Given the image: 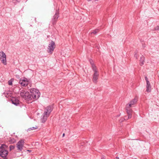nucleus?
<instances>
[{
  "instance_id": "nucleus-1",
  "label": "nucleus",
  "mask_w": 159,
  "mask_h": 159,
  "mask_svg": "<svg viewBox=\"0 0 159 159\" xmlns=\"http://www.w3.org/2000/svg\"><path fill=\"white\" fill-rule=\"evenodd\" d=\"M137 101V98L135 97L134 99L131 101L130 102L126 105V110L128 115L129 119L131 118L132 117V112L130 108L132 107Z\"/></svg>"
},
{
  "instance_id": "nucleus-2",
  "label": "nucleus",
  "mask_w": 159,
  "mask_h": 159,
  "mask_svg": "<svg viewBox=\"0 0 159 159\" xmlns=\"http://www.w3.org/2000/svg\"><path fill=\"white\" fill-rule=\"evenodd\" d=\"M20 95L24 98L27 100H31V97L30 94L26 90H21L20 93Z\"/></svg>"
},
{
  "instance_id": "nucleus-3",
  "label": "nucleus",
  "mask_w": 159,
  "mask_h": 159,
  "mask_svg": "<svg viewBox=\"0 0 159 159\" xmlns=\"http://www.w3.org/2000/svg\"><path fill=\"white\" fill-rule=\"evenodd\" d=\"M31 96V99L32 98L37 99L40 96V93L39 91L36 89H33L30 90Z\"/></svg>"
},
{
  "instance_id": "nucleus-4",
  "label": "nucleus",
  "mask_w": 159,
  "mask_h": 159,
  "mask_svg": "<svg viewBox=\"0 0 159 159\" xmlns=\"http://www.w3.org/2000/svg\"><path fill=\"white\" fill-rule=\"evenodd\" d=\"M91 63L92 64V69L94 72L93 75V82L96 83L97 82L98 79V77L99 75L98 72L97 70L95 65L93 63L92 64V62H91Z\"/></svg>"
},
{
  "instance_id": "nucleus-5",
  "label": "nucleus",
  "mask_w": 159,
  "mask_h": 159,
  "mask_svg": "<svg viewBox=\"0 0 159 159\" xmlns=\"http://www.w3.org/2000/svg\"><path fill=\"white\" fill-rule=\"evenodd\" d=\"M7 146L5 144H2L0 147V156L2 157H6L8 154V151L6 149Z\"/></svg>"
},
{
  "instance_id": "nucleus-6",
  "label": "nucleus",
  "mask_w": 159,
  "mask_h": 159,
  "mask_svg": "<svg viewBox=\"0 0 159 159\" xmlns=\"http://www.w3.org/2000/svg\"><path fill=\"white\" fill-rule=\"evenodd\" d=\"M55 46L54 42L51 41L48 45L47 50L48 52L50 54H52L54 50Z\"/></svg>"
},
{
  "instance_id": "nucleus-7",
  "label": "nucleus",
  "mask_w": 159,
  "mask_h": 159,
  "mask_svg": "<svg viewBox=\"0 0 159 159\" xmlns=\"http://www.w3.org/2000/svg\"><path fill=\"white\" fill-rule=\"evenodd\" d=\"M59 17V12L58 11L56 10L55 14L54 15L51 20V23L53 25H56Z\"/></svg>"
},
{
  "instance_id": "nucleus-8",
  "label": "nucleus",
  "mask_w": 159,
  "mask_h": 159,
  "mask_svg": "<svg viewBox=\"0 0 159 159\" xmlns=\"http://www.w3.org/2000/svg\"><path fill=\"white\" fill-rule=\"evenodd\" d=\"M29 81L26 78H21L19 80V83L22 86L25 87L28 84Z\"/></svg>"
},
{
  "instance_id": "nucleus-9",
  "label": "nucleus",
  "mask_w": 159,
  "mask_h": 159,
  "mask_svg": "<svg viewBox=\"0 0 159 159\" xmlns=\"http://www.w3.org/2000/svg\"><path fill=\"white\" fill-rule=\"evenodd\" d=\"M24 143V141L23 140H21L17 142L16 145L18 150L20 151L22 150Z\"/></svg>"
},
{
  "instance_id": "nucleus-10",
  "label": "nucleus",
  "mask_w": 159,
  "mask_h": 159,
  "mask_svg": "<svg viewBox=\"0 0 159 159\" xmlns=\"http://www.w3.org/2000/svg\"><path fill=\"white\" fill-rule=\"evenodd\" d=\"M49 115L50 114L44 111L42 118H41L42 121L43 123H44L47 120V118L48 117Z\"/></svg>"
},
{
  "instance_id": "nucleus-11",
  "label": "nucleus",
  "mask_w": 159,
  "mask_h": 159,
  "mask_svg": "<svg viewBox=\"0 0 159 159\" xmlns=\"http://www.w3.org/2000/svg\"><path fill=\"white\" fill-rule=\"evenodd\" d=\"M11 101L12 103L16 106H17L19 104L20 101L19 100L16 98H12L11 99Z\"/></svg>"
},
{
  "instance_id": "nucleus-12",
  "label": "nucleus",
  "mask_w": 159,
  "mask_h": 159,
  "mask_svg": "<svg viewBox=\"0 0 159 159\" xmlns=\"http://www.w3.org/2000/svg\"><path fill=\"white\" fill-rule=\"evenodd\" d=\"M146 91L148 92H151V86L150 85V82L148 83H148H146Z\"/></svg>"
},
{
  "instance_id": "nucleus-13",
  "label": "nucleus",
  "mask_w": 159,
  "mask_h": 159,
  "mask_svg": "<svg viewBox=\"0 0 159 159\" xmlns=\"http://www.w3.org/2000/svg\"><path fill=\"white\" fill-rule=\"evenodd\" d=\"M0 58L2 60H6V55L3 51L0 52Z\"/></svg>"
},
{
  "instance_id": "nucleus-14",
  "label": "nucleus",
  "mask_w": 159,
  "mask_h": 159,
  "mask_svg": "<svg viewBox=\"0 0 159 159\" xmlns=\"http://www.w3.org/2000/svg\"><path fill=\"white\" fill-rule=\"evenodd\" d=\"M52 110V108L51 106H48L45 108L44 111L50 114Z\"/></svg>"
},
{
  "instance_id": "nucleus-15",
  "label": "nucleus",
  "mask_w": 159,
  "mask_h": 159,
  "mask_svg": "<svg viewBox=\"0 0 159 159\" xmlns=\"http://www.w3.org/2000/svg\"><path fill=\"white\" fill-rule=\"evenodd\" d=\"M37 128H38L37 126H35V127H33L30 128H29L27 130H28V131H30L31 130H34V129H37Z\"/></svg>"
},
{
  "instance_id": "nucleus-16",
  "label": "nucleus",
  "mask_w": 159,
  "mask_h": 159,
  "mask_svg": "<svg viewBox=\"0 0 159 159\" xmlns=\"http://www.w3.org/2000/svg\"><path fill=\"white\" fill-rule=\"evenodd\" d=\"M99 32V30L98 29H96L94 30L91 34H96Z\"/></svg>"
},
{
  "instance_id": "nucleus-17",
  "label": "nucleus",
  "mask_w": 159,
  "mask_h": 159,
  "mask_svg": "<svg viewBox=\"0 0 159 159\" xmlns=\"http://www.w3.org/2000/svg\"><path fill=\"white\" fill-rule=\"evenodd\" d=\"M13 80V79H11V80H9L8 81V84L9 85H12V81Z\"/></svg>"
},
{
  "instance_id": "nucleus-18",
  "label": "nucleus",
  "mask_w": 159,
  "mask_h": 159,
  "mask_svg": "<svg viewBox=\"0 0 159 159\" xmlns=\"http://www.w3.org/2000/svg\"><path fill=\"white\" fill-rule=\"evenodd\" d=\"M144 60H140V64L141 66H142L144 64Z\"/></svg>"
},
{
  "instance_id": "nucleus-19",
  "label": "nucleus",
  "mask_w": 159,
  "mask_h": 159,
  "mask_svg": "<svg viewBox=\"0 0 159 159\" xmlns=\"http://www.w3.org/2000/svg\"><path fill=\"white\" fill-rule=\"evenodd\" d=\"M9 148H10V150H12L15 147H14V146H13L11 145L10 146Z\"/></svg>"
},
{
  "instance_id": "nucleus-20",
  "label": "nucleus",
  "mask_w": 159,
  "mask_h": 159,
  "mask_svg": "<svg viewBox=\"0 0 159 159\" xmlns=\"http://www.w3.org/2000/svg\"><path fill=\"white\" fill-rule=\"evenodd\" d=\"M2 62L4 65H6L7 64V60H1Z\"/></svg>"
},
{
  "instance_id": "nucleus-21",
  "label": "nucleus",
  "mask_w": 159,
  "mask_h": 159,
  "mask_svg": "<svg viewBox=\"0 0 159 159\" xmlns=\"http://www.w3.org/2000/svg\"><path fill=\"white\" fill-rule=\"evenodd\" d=\"M145 79L146 81V83H148H148L150 82L149 81H148V79L147 77H145Z\"/></svg>"
},
{
  "instance_id": "nucleus-22",
  "label": "nucleus",
  "mask_w": 159,
  "mask_h": 159,
  "mask_svg": "<svg viewBox=\"0 0 159 159\" xmlns=\"http://www.w3.org/2000/svg\"><path fill=\"white\" fill-rule=\"evenodd\" d=\"M156 29L157 30H159V26H157L156 27Z\"/></svg>"
},
{
  "instance_id": "nucleus-23",
  "label": "nucleus",
  "mask_w": 159,
  "mask_h": 159,
  "mask_svg": "<svg viewBox=\"0 0 159 159\" xmlns=\"http://www.w3.org/2000/svg\"><path fill=\"white\" fill-rule=\"evenodd\" d=\"M137 54H135L134 55V57H136V59H138L139 58L137 57Z\"/></svg>"
},
{
  "instance_id": "nucleus-24",
  "label": "nucleus",
  "mask_w": 159,
  "mask_h": 159,
  "mask_svg": "<svg viewBox=\"0 0 159 159\" xmlns=\"http://www.w3.org/2000/svg\"><path fill=\"white\" fill-rule=\"evenodd\" d=\"M141 59H144V57L142 56V57H140Z\"/></svg>"
},
{
  "instance_id": "nucleus-25",
  "label": "nucleus",
  "mask_w": 159,
  "mask_h": 159,
  "mask_svg": "<svg viewBox=\"0 0 159 159\" xmlns=\"http://www.w3.org/2000/svg\"><path fill=\"white\" fill-rule=\"evenodd\" d=\"M21 0H16L17 2H20Z\"/></svg>"
},
{
  "instance_id": "nucleus-26",
  "label": "nucleus",
  "mask_w": 159,
  "mask_h": 159,
  "mask_svg": "<svg viewBox=\"0 0 159 159\" xmlns=\"http://www.w3.org/2000/svg\"><path fill=\"white\" fill-rule=\"evenodd\" d=\"M101 159H105L104 157H102Z\"/></svg>"
},
{
  "instance_id": "nucleus-27",
  "label": "nucleus",
  "mask_w": 159,
  "mask_h": 159,
  "mask_svg": "<svg viewBox=\"0 0 159 159\" xmlns=\"http://www.w3.org/2000/svg\"><path fill=\"white\" fill-rule=\"evenodd\" d=\"M116 159H119V157H116Z\"/></svg>"
},
{
  "instance_id": "nucleus-28",
  "label": "nucleus",
  "mask_w": 159,
  "mask_h": 159,
  "mask_svg": "<svg viewBox=\"0 0 159 159\" xmlns=\"http://www.w3.org/2000/svg\"><path fill=\"white\" fill-rule=\"evenodd\" d=\"M65 136V134L64 133L63 134L62 136L63 137H64Z\"/></svg>"
},
{
  "instance_id": "nucleus-29",
  "label": "nucleus",
  "mask_w": 159,
  "mask_h": 159,
  "mask_svg": "<svg viewBox=\"0 0 159 159\" xmlns=\"http://www.w3.org/2000/svg\"><path fill=\"white\" fill-rule=\"evenodd\" d=\"M88 1H91L92 0H87Z\"/></svg>"
},
{
  "instance_id": "nucleus-30",
  "label": "nucleus",
  "mask_w": 159,
  "mask_h": 159,
  "mask_svg": "<svg viewBox=\"0 0 159 159\" xmlns=\"http://www.w3.org/2000/svg\"><path fill=\"white\" fill-rule=\"evenodd\" d=\"M27 151H29V152H30V151H31L30 150H28Z\"/></svg>"
},
{
  "instance_id": "nucleus-31",
  "label": "nucleus",
  "mask_w": 159,
  "mask_h": 159,
  "mask_svg": "<svg viewBox=\"0 0 159 159\" xmlns=\"http://www.w3.org/2000/svg\"><path fill=\"white\" fill-rule=\"evenodd\" d=\"M124 119H125V120H126V117H125V118H124Z\"/></svg>"
},
{
  "instance_id": "nucleus-32",
  "label": "nucleus",
  "mask_w": 159,
  "mask_h": 159,
  "mask_svg": "<svg viewBox=\"0 0 159 159\" xmlns=\"http://www.w3.org/2000/svg\"><path fill=\"white\" fill-rule=\"evenodd\" d=\"M3 159H7L6 158H3Z\"/></svg>"
}]
</instances>
